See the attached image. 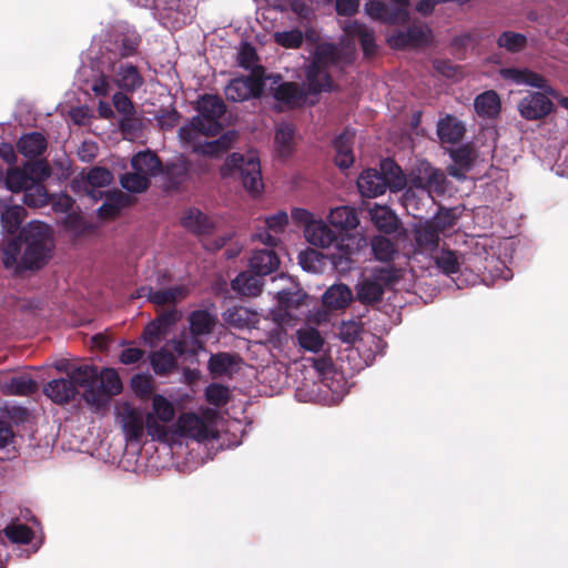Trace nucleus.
<instances>
[{"label": "nucleus", "instance_id": "obj_45", "mask_svg": "<svg viewBox=\"0 0 568 568\" xmlns=\"http://www.w3.org/2000/svg\"><path fill=\"white\" fill-rule=\"evenodd\" d=\"M150 362L153 371L158 375H166L176 365L174 354L165 348L153 352L150 356Z\"/></svg>", "mask_w": 568, "mask_h": 568}, {"label": "nucleus", "instance_id": "obj_16", "mask_svg": "<svg viewBox=\"0 0 568 568\" xmlns=\"http://www.w3.org/2000/svg\"><path fill=\"white\" fill-rule=\"evenodd\" d=\"M552 106V102L544 93L535 92L523 98L518 109L524 119L539 120L548 115Z\"/></svg>", "mask_w": 568, "mask_h": 568}, {"label": "nucleus", "instance_id": "obj_10", "mask_svg": "<svg viewBox=\"0 0 568 568\" xmlns=\"http://www.w3.org/2000/svg\"><path fill=\"white\" fill-rule=\"evenodd\" d=\"M77 366L68 372V378H58L48 382L43 393L55 404L63 405L73 400L80 387L75 381Z\"/></svg>", "mask_w": 568, "mask_h": 568}, {"label": "nucleus", "instance_id": "obj_33", "mask_svg": "<svg viewBox=\"0 0 568 568\" xmlns=\"http://www.w3.org/2000/svg\"><path fill=\"white\" fill-rule=\"evenodd\" d=\"M0 390L8 396H29L38 390V383L29 375L13 376L0 385Z\"/></svg>", "mask_w": 568, "mask_h": 568}, {"label": "nucleus", "instance_id": "obj_31", "mask_svg": "<svg viewBox=\"0 0 568 568\" xmlns=\"http://www.w3.org/2000/svg\"><path fill=\"white\" fill-rule=\"evenodd\" d=\"M47 146L48 141L40 132L23 134L17 142L18 152L30 160L42 155L45 152Z\"/></svg>", "mask_w": 568, "mask_h": 568}, {"label": "nucleus", "instance_id": "obj_13", "mask_svg": "<svg viewBox=\"0 0 568 568\" xmlns=\"http://www.w3.org/2000/svg\"><path fill=\"white\" fill-rule=\"evenodd\" d=\"M178 433L199 442L213 438L211 429L205 420L195 413H183L176 420Z\"/></svg>", "mask_w": 568, "mask_h": 568}, {"label": "nucleus", "instance_id": "obj_56", "mask_svg": "<svg viewBox=\"0 0 568 568\" xmlns=\"http://www.w3.org/2000/svg\"><path fill=\"white\" fill-rule=\"evenodd\" d=\"M145 430L152 440L158 442H165L169 434L165 425H163L152 412L144 416V432Z\"/></svg>", "mask_w": 568, "mask_h": 568}, {"label": "nucleus", "instance_id": "obj_64", "mask_svg": "<svg viewBox=\"0 0 568 568\" xmlns=\"http://www.w3.org/2000/svg\"><path fill=\"white\" fill-rule=\"evenodd\" d=\"M115 110L123 116H133L135 109L132 100L123 92H115L112 98Z\"/></svg>", "mask_w": 568, "mask_h": 568}, {"label": "nucleus", "instance_id": "obj_51", "mask_svg": "<svg viewBox=\"0 0 568 568\" xmlns=\"http://www.w3.org/2000/svg\"><path fill=\"white\" fill-rule=\"evenodd\" d=\"M338 58L339 57L336 47L332 43H324L316 48L312 63L328 70L331 65H334L338 62Z\"/></svg>", "mask_w": 568, "mask_h": 568}, {"label": "nucleus", "instance_id": "obj_54", "mask_svg": "<svg viewBox=\"0 0 568 568\" xmlns=\"http://www.w3.org/2000/svg\"><path fill=\"white\" fill-rule=\"evenodd\" d=\"M372 251L376 260L389 262L396 252L394 243L385 236H375L372 240Z\"/></svg>", "mask_w": 568, "mask_h": 568}, {"label": "nucleus", "instance_id": "obj_40", "mask_svg": "<svg viewBox=\"0 0 568 568\" xmlns=\"http://www.w3.org/2000/svg\"><path fill=\"white\" fill-rule=\"evenodd\" d=\"M474 108L483 118H496L500 112L499 95L493 90L485 91L475 98Z\"/></svg>", "mask_w": 568, "mask_h": 568}, {"label": "nucleus", "instance_id": "obj_18", "mask_svg": "<svg viewBox=\"0 0 568 568\" xmlns=\"http://www.w3.org/2000/svg\"><path fill=\"white\" fill-rule=\"evenodd\" d=\"M306 241L316 247L326 248L338 241V234L322 220L311 222L304 229Z\"/></svg>", "mask_w": 568, "mask_h": 568}, {"label": "nucleus", "instance_id": "obj_26", "mask_svg": "<svg viewBox=\"0 0 568 568\" xmlns=\"http://www.w3.org/2000/svg\"><path fill=\"white\" fill-rule=\"evenodd\" d=\"M280 257L272 248L254 251L250 258V268L257 275L266 276L280 267Z\"/></svg>", "mask_w": 568, "mask_h": 568}, {"label": "nucleus", "instance_id": "obj_52", "mask_svg": "<svg viewBox=\"0 0 568 568\" xmlns=\"http://www.w3.org/2000/svg\"><path fill=\"white\" fill-rule=\"evenodd\" d=\"M4 181L7 187L13 193L24 192V190L32 185V180L27 176L22 168L9 169Z\"/></svg>", "mask_w": 568, "mask_h": 568}, {"label": "nucleus", "instance_id": "obj_35", "mask_svg": "<svg viewBox=\"0 0 568 568\" xmlns=\"http://www.w3.org/2000/svg\"><path fill=\"white\" fill-rule=\"evenodd\" d=\"M129 204L130 197L122 191L110 192L106 194L104 203L98 209V216L101 220H113Z\"/></svg>", "mask_w": 568, "mask_h": 568}, {"label": "nucleus", "instance_id": "obj_58", "mask_svg": "<svg viewBox=\"0 0 568 568\" xmlns=\"http://www.w3.org/2000/svg\"><path fill=\"white\" fill-rule=\"evenodd\" d=\"M274 41L286 49H297L303 44L304 36L300 29L274 33Z\"/></svg>", "mask_w": 568, "mask_h": 568}, {"label": "nucleus", "instance_id": "obj_38", "mask_svg": "<svg viewBox=\"0 0 568 568\" xmlns=\"http://www.w3.org/2000/svg\"><path fill=\"white\" fill-rule=\"evenodd\" d=\"M217 318L206 310H196L189 315L190 331L193 336L209 335L213 332Z\"/></svg>", "mask_w": 568, "mask_h": 568}, {"label": "nucleus", "instance_id": "obj_47", "mask_svg": "<svg viewBox=\"0 0 568 568\" xmlns=\"http://www.w3.org/2000/svg\"><path fill=\"white\" fill-rule=\"evenodd\" d=\"M120 183L131 193H142L149 189L151 181L146 175L133 170V172L122 174Z\"/></svg>", "mask_w": 568, "mask_h": 568}, {"label": "nucleus", "instance_id": "obj_21", "mask_svg": "<svg viewBox=\"0 0 568 568\" xmlns=\"http://www.w3.org/2000/svg\"><path fill=\"white\" fill-rule=\"evenodd\" d=\"M440 229L434 222H426L414 230L416 248L420 253H433L438 248Z\"/></svg>", "mask_w": 568, "mask_h": 568}, {"label": "nucleus", "instance_id": "obj_19", "mask_svg": "<svg viewBox=\"0 0 568 568\" xmlns=\"http://www.w3.org/2000/svg\"><path fill=\"white\" fill-rule=\"evenodd\" d=\"M343 30L347 37L358 39L365 57H371L376 53L377 45L373 29L357 20H353L346 22Z\"/></svg>", "mask_w": 568, "mask_h": 568}, {"label": "nucleus", "instance_id": "obj_27", "mask_svg": "<svg viewBox=\"0 0 568 568\" xmlns=\"http://www.w3.org/2000/svg\"><path fill=\"white\" fill-rule=\"evenodd\" d=\"M307 92L311 94H318L321 92H329L332 90L333 80L328 70L322 67L310 63L305 70Z\"/></svg>", "mask_w": 568, "mask_h": 568}, {"label": "nucleus", "instance_id": "obj_17", "mask_svg": "<svg viewBox=\"0 0 568 568\" xmlns=\"http://www.w3.org/2000/svg\"><path fill=\"white\" fill-rule=\"evenodd\" d=\"M354 139L355 132L349 129H345L333 140V148L335 151L334 163L339 170H347L354 164Z\"/></svg>", "mask_w": 568, "mask_h": 568}, {"label": "nucleus", "instance_id": "obj_32", "mask_svg": "<svg viewBox=\"0 0 568 568\" xmlns=\"http://www.w3.org/2000/svg\"><path fill=\"white\" fill-rule=\"evenodd\" d=\"M364 9L365 13L376 21L390 24L402 21L400 13H403V9H394L379 0H368Z\"/></svg>", "mask_w": 568, "mask_h": 568}, {"label": "nucleus", "instance_id": "obj_43", "mask_svg": "<svg viewBox=\"0 0 568 568\" xmlns=\"http://www.w3.org/2000/svg\"><path fill=\"white\" fill-rule=\"evenodd\" d=\"M26 210L20 205L6 206L1 213V226L8 234H14L24 219Z\"/></svg>", "mask_w": 568, "mask_h": 568}, {"label": "nucleus", "instance_id": "obj_28", "mask_svg": "<svg viewBox=\"0 0 568 568\" xmlns=\"http://www.w3.org/2000/svg\"><path fill=\"white\" fill-rule=\"evenodd\" d=\"M378 171L385 176L386 187L392 192L402 191L408 184V173L405 174L393 159L386 158L382 160Z\"/></svg>", "mask_w": 568, "mask_h": 568}, {"label": "nucleus", "instance_id": "obj_41", "mask_svg": "<svg viewBox=\"0 0 568 568\" xmlns=\"http://www.w3.org/2000/svg\"><path fill=\"white\" fill-rule=\"evenodd\" d=\"M353 294L345 284L331 286L323 295V304L331 310H342L348 306Z\"/></svg>", "mask_w": 568, "mask_h": 568}, {"label": "nucleus", "instance_id": "obj_42", "mask_svg": "<svg viewBox=\"0 0 568 568\" xmlns=\"http://www.w3.org/2000/svg\"><path fill=\"white\" fill-rule=\"evenodd\" d=\"M295 129L290 123H281L275 132V145L280 156L287 158L293 151Z\"/></svg>", "mask_w": 568, "mask_h": 568}, {"label": "nucleus", "instance_id": "obj_49", "mask_svg": "<svg viewBox=\"0 0 568 568\" xmlns=\"http://www.w3.org/2000/svg\"><path fill=\"white\" fill-rule=\"evenodd\" d=\"M497 45L505 49L507 52L517 53L526 48L527 38L523 33L504 31L497 38Z\"/></svg>", "mask_w": 568, "mask_h": 568}, {"label": "nucleus", "instance_id": "obj_24", "mask_svg": "<svg viewBox=\"0 0 568 568\" xmlns=\"http://www.w3.org/2000/svg\"><path fill=\"white\" fill-rule=\"evenodd\" d=\"M262 275L252 271H244L232 280L231 287L239 295L255 297L262 293L264 281Z\"/></svg>", "mask_w": 568, "mask_h": 568}, {"label": "nucleus", "instance_id": "obj_46", "mask_svg": "<svg viewBox=\"0 0 568 568\" xmlns=\"http://www.w3.org/2000/svg\"><path fill=\"white\" fill-rule=\"evenodd\" d=\"M298 345L308 352L317 353L322 349L324 338L317 328H301L296 333Z\"/></svg>", "mask_w": 568, "mask_h": 568}, {"label": "nucleus", "instance_id": "obj_25", "mask_svg": "<svg viewBox=\"0 0 568 568\" xmlns=\"http://www.w3.org/2000/svg\"><path fill=\"white\" fill-rule=\"evenodd\" d=\"M466 132L464 123L456 116L446 114L437 123V135L443 143L457 144Z\"/></svg>", "mask_w": 568, "mask_h": 568}, {"label": "nucleus", "instance_id": "obj_44", "mask_svg": "<svg viewBox=\"0 0 568 568\" xmlns=\"http://www.w3.org/2000/svg\"><path fill=\"white\" fill-rule=\"evenodd\" d=\"M334 244L335 251L329 255L331 263L339 272L349 271L353 265V248H351L348 244H344L343 240Z\"/></svg>", "mask_w": 568, "mask_h": 568}, {"label": "nucleus", "instance_id": "obj_11", "mask_svg": "<svg viewBox=\"0 0 568 568\" xmlns=\"http://www.w3.org/2000/svg\"><path fill=\"white\" fill-rule=\"evenodd\" d=\"M135 293L136 297H145L150 303L156 306H175L187 296L189 290L183 285L161 290H154L152 286L144 285L139 287Z\"/></svg>", "mask_w": 568, "mask_h": 568}, {"label": "nucleus", "instance_id": "obj_8", "mask_svg": "<svg viewBox=\"0 0 568 568\" xmlns=\"http://www.w3.org/2000/svg\"><path fill=\"white\" fill-rule=\"evenodd\" d=\"M118 420L128 443H140L144 436V416L140 409L124 403L118 412Z\"/></svg>", "mask_w": 568, "mask_h": 568}, {"label": "nucleus", "instance_id": "obj_60", "mask_svg": "<svg viewBox=\"0 0 568 568\" xmlns=\"http://www.w3.org/2000/svg\"><path fill=\"white\" fill-rule=\"evenodd\" d=\"M4 535L14 544H29L33 538L32 529L23 524L10 525L6 527Z\"/></svg>", "mask_w": 568, "mask_h": 568}, {"label": "nucleus", "instance_id": "obj_9", "mask_svg": "<svg viewBox=\"0 0 568 568\" xmlns=\"http://www.w3.org/2000/svg\"><path fill=\"white\" fill-rule=\"evenodd\" d=\"M432 30L425 24L413 23L405 31L394 33L388 43L395 49H418L429 43Z\"/></svg>", "mask_w": 568, "mask_h": 568}, {"label": "nucleus", "instance_id": "obj_55", "mask_svg": "<svg viewBox=\"0 0 568 568\" xmlns=\"http://www.w3.org/2000/svg\"><path fill=\"white\" fill-rule=\"evenodd\" d=\"M23 203L29 207H42L49 203V194L44 185H30L24 190Z\"/></svg>", "mask_w": 568, "mask_h": 568}, {"label": "nucleus", "instance_id": "obj_15", "mask_svg": "<svg viewBox=\"0 0 568 568\" xmlns=\"http://www.w3.org/2000/svg\"><path fill=\"white\" fill-rule=\"evenodd\" d=\"M113 180L112 173L101 166H94L89 170V172L85 174V176H82V180L73 179L72 180V189H83L89 196H91L93 200L98 199L97 193H99V196L102 195V192H97L95 189L103 187L109 185Z\"/></svg>", "mask_w": 568, "mask_h": 568}, {"label": "nucleus", "instance_id": "obj_12", "mask_svg": "<svg viewBox=\"0 0 568 568\" xmlns=\"http://www.w3.org/2000/svg\"><path fill=\"white\" fill-rule=\"evenodd\" d=\"M192 163L183 154L163 164L161 174L165 178L166 189L178 191L191 179Z\"/></svg>", "mask_w": 568, "mask_h": 568}, {"label": "nucleus", "instance_id": "obj_30", "mask_svg": "<svg viewBox=\"0 0 568 568\" xmlns=\"http://www.w3.org/2000/svg\"><path fill=\"white\" fill-rule=\"evenodd\" d=\"M131 166L134 171H138L150 179L161 174L163 163L156 153L146 150L140 151L132 156Z\"/></svg>", "mask_w": 568, "mask_h": 568}, {"label": "nucleus", "instance_id": "obj_29", "mask_svg": "<svg viewBox=\"0 0 568 568\" xmlns=\"http://www.w3.org/2000/svg\"><path fill=\"white\" fill-rule=\"evenodd\" d=\"M115 84L124 92L133 93L139 90L144 79L141 75L139 69L130 63L121 64L115 71L114 75Z\"/></svg>", "mask_w": 568, "mask_h": 568}, {"label": "nucleus", "instance_id": "obj_53", "mask_svg": "<svg viewBox=\"0 0 568 568\" xmlns=\"http://www.w3.org/2000/svg\"><path fill=\"white\" fill-rule=\"evenodd\" d=\"M22 169L27 173V176L32 180V185H43V181L51 174L49 164L43 160L29 161L22 166Z\"/></svg>", "mask_w": 568, "mask_h": 568}, {"label": "nucleus", "instance_id": "obj_59", "mask_svg": "<svg viewBox=\"0 0 568 568\" xmlns=\"http://www.w3.org/2000/svg\"><path fill=\"white\" fill-rule=\"evenodd\" d=\"M205 397L210 404L222 407L230 400V390L222 384L213 383L205 388Z\"/></svg>", "mask_w": 568, "mask_h": 568}, {"label": "nucleus", "instance_id": "obj_39", "mask_svg": "<svg viewBox=\"0 0 568 568\" xmlns=\"http://www.w3.org/2000/svg\"><path fill=\"white\" fill-rule=\"evenodd\" d=\"M328 221L332 226L341 231L353 230L359 223L356 210L347 205L332 209L328 214Z\"/></svg>", "mask_w": 568, "mask_h": 568}, {"label": "nucleus", "instance_id": "obj_62", "mask_svg": "<svg viewBox=\"0 0 568 568\" xmlns=\"http://www.w3.org/2000/svg\"><path fill=\"white\" fill-rule=\"evenodd\" d=\"M131 386L134 393L141 398H148L153 392L151 378L146 375L138 374L133 376Z\"/></svg>", "mask_w": 568, "mask_h": 568}, {"label": "nucleus", "instance_id": "obj_36", "mask_svg": "<svg viewBox=\"0 0 568 568\" xmlns=\"http://www.w3.org/2000/svg\"><path fill=\"white\" fill-rule=\"evenodd\" d=\"M233 141L234 133L229 131L220 135L216 140L204 143H200L197 140L195 143L191 144L193 145L194 152L209 156H220L232 148Z\"/></svg>", "mask_w": 568, "mask_h": 568}, {"label": "nucleus", "instance_id": "obj_7", "mask_svg": "<svg viewBox=\"0 0 568 568\" xmlns=\"http://www.w3.org/2000/svg\"><path fill=\"white\" fill-rule=\"evenodd\" d=\"M224 166L232 175L239 176L244 189L252 196H257L262 193L264 184L258 158L232 153L227 156Z\"/></svg>", "mask_w": 568, "mask_h": 568}, {"label": "nucleus", "instance_id": "obj_34", "mask_svg": "<svg viewBox=\"0 0 568 568\" xmlns=\"http://www.w3.org/2000/svg\"><path fill=\"white\" fill-rule=\"evenodd\" d=\"M182 225L196 235H209L214 227L211 219L194 207L185 212L182 217Z\"/></svg>", "mask_w": 568, "mask_h": 568}, {"label": "nucleus", "instance_id": "obj_23", "mask_svg": "<svg viewBox=\"0 0 568 568\" xmlns=\"http://www.w3.org/2000/svg\"><path fill=\"white\" fill-rule=\"evenodd\" d=\"M270 94L280 103L293 109L305 99L306 93L296 82H281L270 87Z\"/></svg>", "mask_w": 568, "mask_h": 568}, {"label": "nucleus", "instance_id": "obj_57", "mask_svg": "<svg viewBox=\"0 0 568 568\" xmlns=\"http://www.w3.org/2000/svg\"><path fill=\"white\" fill-rule=\"evenodd\" d=\"M145 430L152 440L158 442H165L169 434L165 425H163L152 412L144 416V432Z\"/></svg>", "mask_w": 568, "mask_h": 568}, {"label": "nucleus", "instance_id": "obj_37", "mask_svg": "<svg viewBox=\"0 0 568 568\" xmlns=\"http://www.w3.org/2000/svg\"><path fill=\"white\" fill-rule=\"evenodd\" d=\"M241 361L242 358L237 354L220 352L211 355L207 368L214 377L231 375L233 367Z\"/></svg>", "mask_w": 568, "mask_h": 568}, {"label": "nucleus", "instance_id": "obj_1", "mask_svg": "<svg viewBox=\"0 0 568 568\" xmlns=\"http://www.w3.org/2000/svg\"><path fill=\"white\" fill-rule=\"evenodd\" d=\"M54 241L51 227L40 221L24 225L16 237L8 240L2 250V263L16 273L38 271L51 258Z\"/></svg>", "mask_w": 568, "mask_h": 568}, {"label": "nucleus", "instance_id": "obj_2", "mask_svg": "<svg viewBox=\"0 0 568 568\" xmlns=\"http://www.w3.org/2000/svg\"><path fill=\"white\" fill-rule=\"evenodd\" d=\"M195 110L199 114L179 129V138L184 143H195L202 135L215 136L223 130L221 118L226 112V105L219 95H201Z\"/></svg>", "mask_w": 568, "mask_h": 568}, {"label": "nucleus", "instance_id": "obj_63", "mask_svg": "<svg viewBox=\"0 0 568 568\" xmlns=\"http://www.w3.org/2000/svg\"><path fill=\"white\" fill-rule=\"evenodd\" d=\"M264 222L265 226L274 234H281L288 224V215L285 211H278L275 214L266 216Z\"/></svg>", "mask_w": 568, "mask_h": 568}, {"label": "nucleus", "instance_id": "obj_61", "mask_svg": "<svg viewBox=\"0 0 568 568\" xmlns=\"http://www.w3.org/2000/svg\"><path fill=\"white\" fill-rule=\"evenodd\" d=\"M436 265L446 275L455 274L459 271V262L457 254L450 250H443L436 257Z\"/></svg>", "mask_w": 568, "mask_h": 568}, {"label": "nucleus", "instance_id": "obj_5", "mask_svg": "<svg viewBox=\"0 0 568 568\" xmlns=\"http://www.w3.org/2000/svg\"><path fill=\"white\" fill-rule=\"evenodd\" d=\"M267 79H272L273 84H276L282 80V77L280 74L267 75L263 65L255 64L247 75L235 77L227 83L224 90L226 100L244 102L251 99H261Z\"/></svg>", "mask_w": 568, "mask_h": 568}, {"label": "nucleus", "instance_id": "obj_4", "mask_svg": "<svg viewBox=\"0 0 568 568\" xmlns=\"http://www.w3.org/2000/svg\"><path fill=\"white\" fill-rule=\"evenodd\" d=\"M415 190L429 196L445 194L447 190L445 173L426 160H417L408 172V184L404 193L405 201H409L415 195Z\"/></svg>", "mask_w": 568, "mask_h": 568}, {"label": "nucleus", "instance_id": "obj_20", "mask_svg": "<svg viewBox=\"0 0 568 568\" xmlns=\"http://www.w3.org/2000/svg\"><path fill=\"white\" fill-rule=\"evenodd\" d=\"M357 187L364 197H377L387 190L385 176L377 169L364 170L357 179Z\"/></svg>", "mask_w": 568, "mask_h": 568}, {"label": "nucleus", "instance_id": "obj_14", "mask_svg": "<svg viewBox=\"0 0 568 568\" xmlns=\"http://www.w3.org/2000/svg\"><path fill=\"white\" fill-rule=\"evenodd\" d=\"M500 73L505 80L513 81L516 84H526L540 89L544 92L550 94L551 97L557 98L556 90L548 85L547 80L541 74L532 70H529L527 68H506L503 69Z\"/></svg>", "mask_w": 568, "mask_h": 568}, {"label": "nucleus", "instance_id": "obj_48", "mask_svg": "<svg viewBox=\"0 0 568 568\" xmlns=\"http://www.w3.org/2000/svg\"><path fill=\"white\" fill-rule=\"evenodd\" d=\"M141 39L136 34H122L118 40L114 41L113 51L120 59L129 58L138 52Z\"/></svg>", "mask_w": 568, "mask_h": 568}, {"label": "nucleus", "instance_id": "obj_50", "mask_svg": "<svg viewBox=\"0 0 568 568\" xmlns=\"http://www.w3.org/2000/svg\"><path fill=\"white\" fill-rule=\"evenodd\" d=\"M152 413L163 424L172 422L175 417V408L173 404L161 394H155L152 397Z\"/></svg>", "mask_w": 568, "mask_h": 568}, {"label": "nucleus", "instance_id": "obj_6", "mask_svg": "<svg viewBox=\"0 0 568 568\" xmlns=\"http://www.w3.org/2000/svg\"><path fill=\"white\" fill-rule=\"evenodd\" d=\"M400 278V270L393 265L374 267L369 275L356 285V298L364 305L379 303L385 291L398 283Z\"/></svg>", "mask_w": 568, "mask_h": 568}, {"label": "nucleus", "instance_id": "obj_22", "mask_svg": "<svg viewBox=\"0 0 568 568\" xmlns=\"http://www.w3.org/2000/svg\"><path fill=\"white\" fill-rule=\"evenodd\" d=\"M149 2L150 0H144ZM154 6L163 11H168V18L172 17V13L181 16L176 17V21H181L183 24L190 22L196 11V0H152Z\"/></svg>", "mask_w": 568, "mask_h": 568}, {"label": "nucleus", "instance_id": "obj_3", "mask_svg": "<svg viewBox=\"0 0 568 568\" xmlns=\"http://www.w3.org/2000/svg\"><path fill=\"white\" fill-rule=\"evenodd\" d=\"M75 381L83 389V398L88 404L100 406L111 396L122 392L123 385L114 368L99 372L93 365H79L74 373Z\"/></svg>", "mask_w": 568, "mask_h": 568}]
</instances>
